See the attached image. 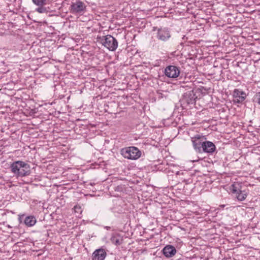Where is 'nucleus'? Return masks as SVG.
Masks as SVG:
<instances>
[{
    "label": "nucleus",
    "mask_w": 260,
    "mask_h": 260,
    "mask_svg": "<svg viewBox=\"0 0 260 260\" xmlns=\"http://www.w3.org/2000/svg\"><path fill=\"white\" fill-rule=\"evenodd\" d=\"M11 171L18 176L24 177L30 174L29 165L22 161H16L10 166Z\"/></svg>",
    "instance_id": "nucleus-1"
},
{
    "label": "nucleus",
    "mask_w": 260,
    "mask_h": 260,
    "mask_svg": "<svg viewBox=\"0 0 260 260\" xmlns=\"http://www.w3.org/2000/svg\"><path fill=\"white\" fill-rule=\"evenodd\" d=\"M121 154L125 158L136 160L141 156V151L137 147L131 146L121 149Z\"/></svg>",
    "instance_id": "nucleus-2"
},
{
    "label": "nucleus",
    "mask_w": 260,
    "mask_h": 260,
    "mask_svg": "<svg viewBox=\"0 0 260 260\" xmlns=\"http://www.w3.org/2000/svg\"><path fill=\"white\" fill-rule=\"evenodd\" d=\"M101 42L104 47L111 51L116 50L118 47V42L117 40L110 35L103 36L101 38Z\"/></svg>",
    "instance_id": "nucleus-3"
},
{
    "label": "nucleus",
    "mask_w": 260,
    "mask_h": 260,
    "mask_svg": "<svg viewBox=\"0 0 260 260\" xmlns=\"http://www.w3.org/2000/svg\"><path fill=\"white\" fill-rule=\"evenodd\" d=\"M206 138L205 136L201 134H197L191 137L193 148L198 152L201 153L203 150V143Z\"/></svg>",
    "instance_id": "nucleus-4"
},
{
    "label": "nucleus",
    "mask_w": 260,
    "mask_h": 260,
    "mask_svg": "<svg viewBox=\"0 0 260 260\" xmlns=\"http://www.w3.org/2000/svg\"><path fill=\"white\" fill-rule=\"evenodd\" d=\"M153 30L157 31L156 38L160 41L166 42L171 38V33L168 28L161 27L157 28V27H154L153 28Z\"/></svg>",
    "instance_id": "nucleus-5"
},
{
    "label": "nucleus",
    "mask_w": 260,
    "mask_h": 260,
    "mask_svg": "<svg viewBox=\"0 0 260 260\" xmlns=\"http://www.w3.org/2000/svg\"><path fill=\"white\" fill-rule=\"evenodd\" d=\"M85 4L80 1H77L74 3H72L70 6V11L72 14H81L83 13L86 9Z\"/></svg>",
    "instance_id": "nucleus-6"
},
{
    "label": "nucleus",
    "mask_w": 260,
    "mask_h": 260,
    "mask_svg": "<svg viewBox=\"0 0 260 260\" xmlns=\"http://www.w3.org/2000/svg\"><path fill=\"white\" fill-rule=\"evenodd\" d=\"M197 98V96L193 90H190L183 94L181 100L184 104L186 103L187 105L193 104L195 103Z\"/></svg>",
    "instance_id": "nucleus-7"
},
{
    "label": "nucleus",
    "mask_w": 260,
    "mask_h": 260,
    "mask_svg": "<svg viewBox=\"0 0 260 260\" xmlns=\"http://www.w3.org/2000/svg\"><path fill=\"white\" fill-rule=\"evenodd\" d=\"M246 96V93L241 89H235L233 91L234 103H241L245 100Z\"/></svg>",
    "instance_id": "nucleus-8"
},
{
    "label": "nucleus",
    "mask_w": 260,
    "mask_h": 260,
    "mask_svg": "<svg viewBox=\"0 0 260 260\" xmlns=\"http://www.w3.org/2000/svg\"><path fill=\"white\" fill-rule=\"evenodd\" d=\"M165 73L167 77L175 78L179 75L180 70L176 66H169L166 68Z\"/></svg>",
    "instance_id": "nucleus-9"
},
{
    "label": "nucleus",
    "mask_w": 260,
    "mask_h": 260,
    "mask_svg": "<svg viewBox=\"0 0 260 260\" xmlns=\"http://www.w3.org/2000/svg\"><path fill=\"white\" fill-rule=\"evenodd\" d=\"M232 191L233 193L236 194V197L238 201H243L246 199L247 192L245 190H242L235 185H232Z\"/></svg>",
    "instance_id": "nucleus-10"
},
{
    "label": "nucleus",
    "mask_w": 260,
    "mask_h": 260,
    "mask_svg": "<svg viewBox=\"0 0 260 260\" xmlns=\"http://www.w3.org/2000/svg\"><path fill=\"white\" fill-rule=\"evenodd\" d=\"M107 253L106 250L104 248H99L96 249L92 253V260H104L106 257Z\"/></svg>",
    "instance_id": "nucleus-11"
},
{
    "label": "nucleus",
    "mask_w": 260,
    "mask_h": 260,
    "mask_svg": "<svg viewBox=\"0 0 260 260\" xmlns=\"http://www.w3.org/2000/svg\"><path fill=\"white\" fill-rule=\"evenodd\" d=\"M216 148V146L211 141H206L203 143L202 152L212 154L215 151Z\"/></svg>",
    "instance_id": "nucleus-12"
},
{
    "label": "nucleus",
    "mask_w": 260,
    "mask_h": 260,
    "mask_svg": "<svg viewBox=\"0 0 260 260\" xmlns=\"http://www.w3.org/2000/svg\"><path fill=\"white\" fill-rule=\"evenodd\" d=\"M176 248L170 245L166 246L162 249L163 254L168 258L173 257L176 253Z\"/></svg>",
    "instance_id": "nucleus-13"
},
{
    "label": "nucleus",
    "mask_w": 260,
    "mask_h": 260,
    "mask_svg": "<svg viewBox=\"0 0 260 260\" xmlns=\"http://www.w3.org/2000/svg\"><path fill=\"white\" fill-rule=\"evenodd\" d=\"M36 219L33 216H28L25 217L24 223L27 226H32L36 223Z\"/></svg>",
    "instance_id": "nucleus-14"
},
{
    "label": "nucleus",
    "mask_w": 260,
    "mask_h": 260,
    "mask_svg": "<svg viewBox=\"0 0 260 260\" xmlns=\"http://www.w3.org/2000/svg\"><path fill=\"white\" fill-rule=\"evenodd\" d=\"M111 241L116 245H120L122 243V239L118 236H114L111 238Z\"/></svg>",
    "instance_id": "nucleus-15"
},
{
    "label": "nucleus",
    "mask_w": 260,
    "mask_h": 260,
    "mask_svg": "<svg viewBox=\"0 0 260 260\" xmlns=\"http://www.w3.org/2000/svg\"><path fill=\"white\" fill-rule=\"evenodd\" d=\"M47 0H32L33 3L38 6H43L46 4Z\"/></svg>",
    "instance_id": "nucleus-16"
},
{
    "label": "nucleus",
    "mask_w": 260,
    "mask_h": 260,
    "mask_svg": "<svg viewBox=\"0 0 260 260\" xmlns=\"http://www.w3.org/2000/svg\"><path fill=\"white\" fill-rule=\"evenodd\" d=\"M253 102L260 105V91L257 92L253 97Z\"/></svg>",
    "instance_id": "nucleus-17"
},
{
    "label": "nucleus",
    "mask_w": 260,
    "mask_h": 260,
    "mask_svg": "<svg viewBox=\"0 0 260 260\" xmlns=\"http://www.w3.org/2000/svg\"><path fill=\"white\" fill-rule=\"evenodd\" d=\"M36 11L39 13H46L47 12V9L43 6H39L36 9Z\"/></svg>",
    "instance_id": "nucleus-18"
},
{
    "label": "nucleus",
    "mask_w": 260,
    "mask_h": 260,
    "mask_svg": "<svg viewBox=\"0 0 260 260\" xmlns=\"http://www.w3.org/2000/svg\"><path fill=\"white\" fill-rule=\"evenodd\" d=\"M75 212L77 213H81L82 210L81 207L80 206L76 205L74 206Z\"/></svg>",
    "instance_id": "nucleus-19"
},
{
    "label": "nucleus",
    "mask_w": 260,
    "mask_h": 260,
    "mask_svg": "<svg viewBox=\"0 0 260 260\" xmlns=\"http://www.w3.org/2000/svg\"><path fill=\"white\" fill-rule=\"evenodd\" d=\"M23 216L24 215H22V216L19 215V216L18 220H19L20 223H22V218L23 217Z\"/></svg>",
    "instance_id": "nucleus-20"
},
{
    "label": "nucleus",
    "mask_w": 260,
    "mask_h": 260,
    "mask_svg": "<svg viewBox=\"0 0 260 260\" xmlns=\"http://www.w3.org/2000/svg\"><path fill=\"white\" fill-rule=\"evenodd\" d=\"M105 229H106L107 230H109L110 229V227L106 226L105 227Z\"/></svg>",
    "instance_id": "nucleus-21"
}]
</instances>
